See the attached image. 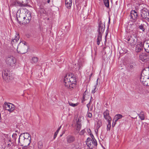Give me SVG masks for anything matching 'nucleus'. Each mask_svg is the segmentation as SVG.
<instances>
[{
    "mask_svg": "<svg viewBox=\"0 0 149 149\" xmlns=\"http://www.w3.org/2000/svg\"><path fill=\"white\" fill-rule=\"evenodd\" d=\"M61 126L58 128V129H57V130H56V131L55 132V133H54V138H53V139H54L55 138H56V136L58 132L59 131V130H60V129H61Z\"/></svg>",
    "mask_w": 149,
    "mask_h": 149,
    "instance_id": "obj_37",
    "label": "nucleus"
},
{
    "mask_svg": "<svg viewBox=\"0 0 149 149\" xmlns=\"http://www.w3.org/2000/svg\"><path fill=\"white\" fill-rule=\"evenodd\" d=\"M43 148V144L42 141H40L38 143V149H42Z\"/></svg>",
    "mask_w": 149,
    "mask_h": 149,
    "instance_id": "obj_30",
    "label": "nucleus"
},
{
    "mask_svg": "<svg viewBox=\"0 0 149 149\" xmlns=\"http://www.w3.org/2000/svg\"><path fill=\"white\" fill-rule=\"evenodd\" d=\"M143 44L141 42L139 44L136 45L135 47L136 51L137 52H140L143 49Z\"/></svg>",
    "mask_w": 149,
    "mask_h": 149,
    "instance_id": "obj_17",
    "label": "nucleus"
},
{
    "mask_svg": "<svg viewBox=\"0 0 149 149\" xmlns=\"http://www.w3.org/2000/svg\"><path fill=\"white\" fill-rule=\"evenodd\" d=\"M19 34H18L17 36H16L15 38L13 39L11 41V43L13 46V45L18 41L19 39Z\"/></svg>",
    "mask_w": 149,
    "mask_h": 149,
    "instance_id": "obj_25",
    "label": "nucleus"
},
{
    "mask_svg": "<svg viewBox=\"0 0 149 149\" xmlns=\"http://www.w3.org/2000/svg\"><path fill=\"white\" fill-rule=\"evenodd\" d=\"M98 80V79H97V82L96 84L94 86L95 88H94V89L92 90V92L93 93H95V92H96L95 89L97 88V84Z\"/></svg>",
    "mask_w": 149,
    "mask_h": 149,
    "instance_id": "obj_40",
    "label": "nucleus"
},
{
    "mask_svg": "<svg viewBox=\"0 0 149 149\" xmlns=\"http://www.w3.org/2000/svg\"><path fill=\"white\" fill-rule=\"evenodd\" d=\"M65 1L66 7L68 9H70L72 5V0H65Z\"/></svg>",
    "mask_w": 149,
    "mask_h": 149,
    "instance_id": "obj_21",
    "label": "nucleus"
},
{
    "mask_svg": "<svg viewBox=\"0 0 149 149\" xmlns=\"http://www.w3.org/2000/svg\"><path fill=\"white\" fill-rule=\"evenodd\" d=\"M92 98V97H91L90 101L89 102V103H88L91 104V100Z\"/></svg>",
    "mask_w": 149,
    "mask_h": 149,
    "instance_id": "obj_52",
    "label": "nucleus"
},
{
    "mask_svg": "<svg viewBox=\"0 0 149 149\" xmlns=\"http://www.w3.org/2000/svg\"><path fill=\"white\" fill-rule=\"evenodd\" d=\"M91 136L92 138V140H93V139H94V138H95L93 134H92V135H91Z\"/></svg>",
    "mask_w": 149,
    "mask_h": 149,
    "instance_id": "obj_47",
    "label": "nucleus"
},
{
    "mask_svg": "<svg viewBox=\"0 0 149 149\" xmlns=\"http://www.w3.org/2000/svg\"><path fill=\"white\" fill-rule=\"evenodd\" d=\"M2 76L4 80L7 82L10 79L9 72L8 71L3 70L2 72Z\"/></svg>",
    "mask_w": 149,
    "mask_h": 149,
    "instance_id": "obj_10",
    "label": "nucleus"
},
{
    "mask_svg": "<svg viewBox=\"0 0 149 149\" xmlns=\"http://www.w3.org/2000/svg\"><path fill=\"white\" fill-rule=\"evenodd\" d=\"M1 113H0V120H1Z\"/></svg>",
    "mask_w": 149,
    "mask_h": 149,
    "instance_id": "obj_53",
    "label": "nucleus"
},
{
    "mask_svg": "<svg viewBox=\"0 0 149 149\" xmlns=\"http://www.w3.org/2000/svg\"><path fill=\"white\" fill-rule=\"evenodd\" d=\"M139 59L143 62L146 61L149 59V56L146 54L143 53L140 55Z\"/></svg>",
    "mask_w": 149,
    "mask_h": 149,
    "instance_id": "obj_11",
    "label": "nucleus"
},
{
    "mask_svg": "<svg viewBox=\"0 0 149 149\" xmlns=\"http://www.w3.org/2000/svg\"><path fill=\"white\" fill-rule=\"evenodd\" d=\"M38 61V58L37 57H33L31 59V63H35Z\"/></svg>",
    "mask_w": 149,
    "mask_h": 149,
    "instance_id": "obj_32",
    "label": "nucleus"
},
{
    "mask_svg": "<svg viewBox=\"0 0 149 149\" xmlns=\"http://www.w3.org/2000/svg\"><path fill=\"white\" fill-rule=\"evenodd\" d=\"M23 17H25L27 18H31V12L29 11H28L25 12V15Z\"/></svg>",
    "mask_w": 149,
    "mask_h": 149,
    "instance_id": "obj_29",
    "label": "nucleus"
},
{
    "mask_svg": "<svg viewBox=\"0 0 149 149\" xmlns=\"http://www.w3.org/2000/svg\"><path fill=\"white\" fill-rule=\"evenodd\" d=\"M127 40L128 41V44L132 47H134L136 44L137 42V37L133 34L128 36Z\"/></svg>",
    "mask_w": 149,
    "mask_h": 149,
    "instance_id": "obj_2",
    "label": "nucleus"
},
{
    "mask_svg": "<svg viewBox=\"0 0 149 149\" xmlns=\"http://www.w3.org/2000/svg\"><path fill=\"white\" fill-rule=\"evenodd\" d=\"M81 123H76L75 125V128L76 130L79 132L81 128Z\"/></svg>",
    "mask_w": 149,
    "mask_h": 149,
    "instance_id": "obj_27",
    "label": "nucleus"
},
{
    "mask_svg": "<svg viewBox=\"0 0 149 149\" xmlns=\"http://www.w3.org/2000/svg\"><path fill=\"white\" fill-rule=\"evenodd\" d=\"M122 117H123V116L120 114H117L115 115L114 118L113 120V123H114V126L116 124V123L118 120V119L121 118Z\"/></svg>",
    "mask_w": 149,
    "mask_h": 149,
    "instance_id": "obj_18",
    "label": "nucleus"
},
{
    "mask_svg": "<svg viewBox=\"0 0 149 149\" xmlns=\"http://www.w3.org/2000/svg\"><path fill=\"white\" fill-rule=\"evenodd\" d=\"M88 93V92L87 91V89H86L83 94V96L82 97V100L81 101L83 103L86 100V99H85L86 95Z\"/></svg>",
    "mask_w": 149,
    "mask_h": 149,
    "instance_id": "obj_33",
    "label": "nucleus"
},
{
    "mask_svg": "<svg viewBox=\"0 0 149 149\" xmlns=\"http://www.w3.org/2000/svg\"><path fill=\"white\" fill-rule=\"evenodd\" d=\"M24 135L23 136V137H24V139H29L30 138H31V135L29 133H27V132H25L24 133H23L21 134L19 136V138L18 139V143H20V138L21 136H23V135Z\"/></svg>",
    "mask_w": 149,
    "mask_h": 149,
    "instance_id": "obj_12",
    "label": "nucleus"
},
{
    "mask_svg": "<svg viewBox=\"0 0 149 149\" xmlns=\"http://www.w3.org/2000/svg\"><path fill=\"white\" fill-rule=\"evenodd\" d=\"M7 140L8 147L13 148V146H15V142L12 140H11L10 138L8 137L7 138Z\"/></svg>",
    "mask_w": 149,
    "mask_h": 149,
    "instance_id": "obj_16",
    "label": "nucleus"
},
{
    "mask_svg": "<svg viewBox=\"0 0 149 149\" xmlns=\"http://www.w3.org/2000/svg\"><path fill=\"white\" fill-rule=\"evenodd\" d=\"M27 149H29V148H27Z\"/></svg>",
    "mask_w": 149,
    "mask_h": 149,
    "instance_id": "obj_59",
    "label": "nucleus"
},
{
    "mask_svg": "<svg viewBox=\"0 0 149 149\" xmlns=\"http://www.w3.org/2000/svg\"><path fill=\"white\" fill-rule=\"evenodd\" d=\"M107 36V34L106 35V36H105V37Z\"/></svg>",
    "mask_w": 149,
    "mask_h": 149,
    "instance_id": "obj_57",
    "label": "nucleus"
},
{
    "mask_svg": "<svg viewBox=\"0 0 149 149\" xmlns=\"http://www.w3.org/2000/svg\"><path fill=\"white\" fill-rule=\"evenodd\" d=\"M134 68V64L132 63H130L127 67V70L129 72H132Z\"/></svg>",
    "mask_w": 149,
    "mask_h": 149,
    "instance_id": "obj_22",
    "label": "nucleus"
},
{
    "mask_svg": "<svg viewBox=\"0 0 149 149\" xmlns=\"http://www.w3.org/2000/svg\"><path fill=\"white\" fill-rule=\"evenodd\" d=\"M113 124H112V126H113Z\"/></svg>",
    "mask_w": 149,
    "mask_h": 149,
    "instance_id": "obj_56",
    "label": "nucleus"
},
{
    "mask_svg": "<svg viewBox=\"0 0 149 149\" xmlns=\"http://www.w3.org/2000/svg\"><path fill=\"white\" fill-rule=\"evenodd\" d=\"M104 117L108 121H111V118L109 115V111L107 109L103 113Z\"/></svg>",
    "mask_w": 149,
    "mask_h": 149,
    "instance_id": "obj_13",
    "label": "nucleus"
},
{
    "mask_svg": "<svg viewBox=\"0 0 149 149\" xmlns=\"http://www.w3.org/2000/svg\"><path fill=\"white\" fill-rule=\"evenodd\" d=\"M8 134H7V135H6V136H7V137H8Z\"/></svg>",
    "mask_w": 149,
    "mask_h": 149,
    "instance_id": "obj_54",
    "label": "nucleus"
},
{
    "mask_svg": "<svg viewBox=\"0 0 149 149\" xmlns=\"http://www.w3.org/2000/svg\"><path fill=\"white\" fill-rule=\"evenodd\" d=\"M22 17H23V16L19 15V17H17V20L19 24H20L21 23V22L23 20V18H22Z\"/></svg>",
    "mask_w": 149,
    "mask_h": 149,
    "instance_id": "obj_34",
    "label": "nucleus"
},
{
    "mask_svg": "<svg viewBox=\"0 0 149 149\" xmlns=\"http://www.w3.org/2000/svg\"><path fill=\"white\" fill-rule=\"evenodd\" d=\"M80 117H79L78 118V120L77 121L76 123H81V120H80Z\"/></svg>",
    "mask_w": 149,
    "mask_h": 149,
    "instance_id": "obj_44",
    "label": "nucleus"
},
{
    "mask_svg": "<svg viewBox=\"0 0 149 149\" xmlns=\"http://www.w3.org/2000/svg\"><path fill=\"white\" fill-rule=\"evenodd\" d=\"M92 73H91V74L89 75V78H90L91 77V76H92Z\"/></svg>",
    "mask_w": 149,
    "mask_h": 149,
    "instance_id": "obj_49",
    "label": "nucleus"
},
{
    "mask_svg": "<svg viewBox=\"0 0 149 149\" xmlns=\"http://www.w3.org/2000/svg\"><path fill=\"white\" fill-rule=\"evenodd\" d=\"M145 25L143 24H141L139 26L138 28L139 29L141 30L142 31L144 32L145 30Z\"/></svg>",
    "mask_w": 149,
    "mask_h": 149,
    "instance_id": "obj_31",
    "label": "nucleus"
},
{
    "mask_svg": "<svg viewBox=\"0 0 149 149\" xmlns=\"http://www.w3.org/2000/svg\"><path fill=\"white\" fill-rule=\"evenodd\" d=\"M149 19V16H148V19Z\"/></svg>",
    "mask_w": 149,
    "mask_h": 149,
    "instance_id": "obj_55",
    "label": "nucleus"
},
{
    "mask_svg": "<svg viewBox=\"0 0 149 149\" xmlns=\"http://www.w3.org/2000/svg\"><path fill=\"white\" fill-rule=\"evenodd\" d=\"M28 49V47L26 45H23L22 46L19 45L17 48V51L20 54H23L26 53Z\"/></svg>",
    "mask_w": 149,
    "mask_h": 149,
    "instance_id": "obj_5",
    "label": "nucleus"
},
{
    "mask_svg": "<svg viewBox=\"0 0 149 149\" xmlns=\"http://www.w3.org/2000/svg\"><path fill=\"white\" fill-rule=\"evenodd\" d=\"M67 141L68 143H71L74 142L75 140V137L72 135H68L66 137Z\"/></svg>",
    "mask_w": 149,
    "mask_h": 149,
    "instance_id": "obj_15",
    "label": "nucleus"
},
{
    "mask_svg": "<svg viewBox=\"0 0 149 149\" xmlns=\"http://www.w3.org/2000/svg\"><path fill=\"white\" fill-rule=\"evenodd\" d=\"M17 134L16 133H13L12 135V137L13 139L12 140L15 142L16 139L17 137Z\"/></svg>",
    "mask_w": 149,
    "mask_h": 149,
    "instance_id": "obj_36",
    "label": "nucleus"
},
{
    "mask_svg": "<svg viewBox=\"0 0 149 149\" xmlns=\"http://www.w3.org/2000/svg\"><path fill=\"white\" fill-rule=\"evenodd\" d=\"M69 104L70 105L74 107L77 106V104H73L71 102H69Z\"/></svg>",
    "mask_w": 149,
    "mask_h": 149,
    "instance_id": "obj_41",
    "label": "nucleus"
},
{
    "mask_svg": "<svg viewBox=\"0 0 149 149\" xmlns=\"http://www.w3.org/2000/svg\"><path fill=\"white\" fill-rule=\"evenodd\" d=\"M86 143L88 146L91 149H92L97 146V143L95 138L92 140L90 138H87Z\"/></svg>",
    "mask_w": 149,
    "mask_h": 149,
    "instance_id": "obj_3",
    "label": "nucleus"
},
{
    "mask_svg": "<svg viewBox=\"0 0 149 149\" xmlns=\"http://www.w3.org/2000/svg\"><path fill=\"white\" fill-rule=\"evenodd\" d=\"M129 17L130 20L136 21L138 17V14L135 10H132L131 11Z\"/></svg>",
    "mask_w": 149,
    "mask_h": 149,
    "instance_id": "obj_8",
    "label": "nucleus"
},
{
    "mask_svg": "<svg viewBox=\"0 0 149 149\" xmlns=\"http://www.w3.org/2000/svg\"><path fill=\"white\" fill-rule=\"evenodd\" d=\"M105 6L107 8L109 7V0H103Z\"/></svg>",
    "mask_w": 149,
    "mask_h": 149,
    "instance_id": "obj_35",
    "label": "nucleus"
},
{
    "mask_svg": "<svg viewBox=\"0 0 149 149\" xmlns=\"http://www.w3.org/2000/svg\"><path fill=\"white\" fill-rule=\"evenodd\" d=\"M145 113L143 111H141L138 114L139 118L141 120H143L145 119Z\"/></svg>",
    "mask_w": 149,
    "mask_h": 149,
    "instance_id": "obj_24",
    "label": "nucleus"
},
{
    "mask_svg": "<svg viewBox=\"0 0 149 149\" xmlns=\"http://www.w3.org/2000/svg\"><path fill=\"white\" fill-rule=\"evenodd\" d=\"M105 29V25L103 24L101 21H100L98 24V29L97 30L98 33L102 35Z\"/></svg>",
    "mask_w": 149,
    "mask_h": 149,
    "instance_id": "obj_9",
    "label": "nucleus"
},
{
    "mask_svg": "<svg viewBox=\"0 0 149 149\" xmlns=\"http://www.w3.org/2000/svg\"><path fill=\"white\" fill-rule=\"evenodd\" d=\"M103 148L104 149H105V148L104 147H103Z\"/></svg>",
    "mask_w": 149,
    "mask_h": 149,
    "instance_id": "obj_58",
    "label": "nucleus"
},
{
    "mask_svg": "<svg viewBox=\"0 0 149 149\" xmlns=\"http://www.w3.org/2000/svg\"><path fill=\"white\" fill-rule=\"evenodd\" d=\"M85 132V130H81L79 133V134L80 135H83Z\"/></svg>",
    "mask_w": 149,
    "mask_h": 149,
    "instance_id": "obj_42",
    "label": "nucleus"
},
{
    "mask_svg": "<svg viewBox=\"0 0 149 149\" xmlns=\"http://www.w3.org/2000/svg\"><path fill=\"white\" fill-rule=\"evenodd\" d=\"M140 14L142 19L147 20L149 15V10L147 9L144 8L141 10Z\"/></svg>",
    "mask_w": 149,
    "mask_h": 149,
    "instance_id": "obj_4",
    "label": "nucleus"
},
{
    "mask_svg": "<svg viewBox=\"0 0 149 149\" xmlns=\"http://www.w3.org/2000/svg\"><path fill=\"white\" fill-rule=\"evenodd\" d=\"M108 124L107 125V131H110L111 129V121H108Z\"/></svg>",
    "mask_w": 149,
    "mask_h": 149,
    "instance_id": "obj_38",
    "label": "nucleus"
},
{
    "mask_svg": "<svg viewBox=\"0 0 149 149\" xmlns=\"http://www.w3.org/2000/svg\"><path fill=\"white\" fill-rule=\"evenodd\" d=\"M22 43H23V44L24 43V45H26V43L24 41V42H22Z\"/></svg>",
    "mask_w": 149,
    "mask_h": 149,
    "instance_id": "obj_48",
    "label": "nucleus"
},
{
    "mask_svg": "<svg viewBox=\"0 0 149 149\" xmlns=\"http://www.w3.org/2000/svg\"><path fill=\"white\" fill-rule=\"evenodd\" d=\"M12 5L15 6H19L20 7L24 6V5L22 3L19 2L18 0H16V1H14L12 2Z\"/></svg>",
    "mask_w": 149,
    "mask_h": 149,
    "instance_id": "obj_19",
    "label": "nucleus"
},
{
    "mask_svg": "<svg viewBox=\"0 0 149 149\" xmlns=\"http://www.w3.org/2000/svg\"><path fill=\"white\" fill-rule=\"evenodd\" d=\"M143 47L145 51L149 53V40L144 41L143 43Z\"/></svg>",
    "mask_w": 149,
    "mask_h": 149,
    "instance_id": "obj_14",
    "label": "nucleus"
},
{
    "mask_svg": "<svg viewBox=\"0 0 149 149\" xmlns=\"http://www.w3.org/2000/svg\"><path fill=\"white\" fill-rule=\"evenodd\" d=\"M22 18H23V20L22 21V24H29L31 20V18H27L25 17H22Z\"/></svg>",
    "mask_w": 149,
    "mask_h": 149,
    "instance_id": "obj_20",
    "label": "nucleus"
},
{
    "mask_svg": "<svg viewBox=\"0 0 149 149\" xmlns=\"http://www.w3.org/2000/svg\"><path fill=\"white\" fill-rule=\"evenodd\" d=\"M87 116L89 118H91L92 116V114L90 112H88Z\"/></svg>",
    "mask_w": 149,
    "mask_h": 149,
    "instance_id": "obj_43",
    "label": "nucleus"
},
{
    "mask_svg": "<svg viewBox=\"0 0 149 149\" xmlns=\"http://www.w3.org/2000/svg\"><path fill=\"white\" fill-rule=\"evenodd\" d=\"M145 77L142 75L141 77V81L143 82H145L147 79H149V77L148 75H145Z\"/></svg>",
    "mask_w": 149,
    "mask_h": 149,
    "instance_id": "obj_26",
    "label": "nucleus"
},
{
    "mask_svg": "<svg viewBox=\"0 0 149 149\" xmlns=\"http://www.w3.org/2000/svg\"><path fill=\"white\" fill-rule=\"evenodd\" d=\"M4 108L5 110L10 112H12L15 109V106L12 104L5 102L4 104Z\"/></svg>",
    "mask_w": 149,
    "mask_h": 149,
    "instance_id": "obj_7",
    "label": "nucleus"
},
{
    "mask_svg": "<svg viewBox=\"0 0 149 149\" xmlns=\"http://www.w3.org/2000/svg\"><path fill=\"white\" fill-rule=\"evenodd\" d=\"M102 35L98 34L97 38V44L99 45L100 44V42L102 40Z\"/></svg>",
    "mask_w": 149,
    "mask_h": 149,
    "instance_id": "obj_28",
    "label": "nucleus"
},
{
    "mask_svg": "<svg viewBox=\"0 0 149 149\" xmlns=\"http://www.w3.org/2000/svg\"><path fill=\"white\" fill-rule=\"evenodd\" d=\"M31 138L29 139H24L23 141V145H24V146H28L31 142Z\"/></svg>",
    "mask_w": 149,
    "mask_h": 149,
    "instance_id": "obj_23",
    "label": "nucleus"
},
{
    "mask_svg": "<svg viewBox=\"0 0 149 149\" xmlns=\"http://www.w3.org/2000/svg\"><path fill=\"white\" fill-rule=\"evenodd\" d=\"M146 73H148V75H149V72L148 71H143V74H144Z\"/></svg>",
    "mask_w": 149,
    "mask_h": 149,
    "instance_id": "obj_46",
    "label": "nucleus"
},
{
    "mask_svg": "<svg viewBox=\"0 0 149 149\" xmlns=\"http://www.w3.org/2000/svg\"><path fill=\"white\" fill-rule=\"evenodd\" d=\"M110 18H109V24L110 23Z\"/></svg>",
    "mask_w": 149,
    "mask_h": 149,
    "instance_id": "obj_50",
    "label": "nucleus"
},
{
    "mask_svg": "<svg viewBox=\"0 0 149 149\" xmlns=\"http://www.w3.org/2000/svg\"><path fill=\"white\" fill-rule=\"evenodd\" d=\"M90 104H90V103H88L87 105H86V106H87V107L88 108V109L89 110V107L90 106Z\"/></svg>",
    "mask_w": 149,
    "mask_h": 149,
    "instance_id": "obj_45",
    "label": "nucleus"
},
{
    "mask_svg": "<svg viewBox=\"0 0 149 149\" xmlns=\"http://www.w3.org/2000/svg\"><path fill=\"white\" fill-rule=\"evenodd\" d=\"M47 1V3H49L50 2V0H48Z\"/></svg>",
    "mask_w": 149,
    "mask_h": 149,
    "instance_id": "obj_51",
    "label": "nucleus"
},
{
    "mask_svg": "<svg viewBox=\"0 0 149 149\" xmlns=\"http://www.w3.org/2000/svg\"><path fill=\"white\" fill-rule=\"evenodd\" d=\"M76 79L72 74H67L63 78V84L66 87L72 90L76 85Z\"/></svg>",
    "mask_w": 149,
    "mask_h": 149,
    "instance_id": "obj_1",
    "label": "nucleus"
},
{
    "mask_svg": "<svg viewBox=\"0 0 149 149\" xmlns=\"http://www.w3.org/2000/svg\"><path fill=\"white\" fill-rule=\"evenodd\" d=\"M97 127L99 128L102 125V122L101 120H98L97 123Z\"/></svg>",
    "mask_w": 149,
    "mask_h": 149,
    "instance_id": "obj_39",
    "label": "nucleus"
},
{
    "mask_svg": "<svg viewBox=\"0 0 149 149\" xmlns=\"http://www.w3.org/2000/svg\"><path fill=\"white\" fill-rule=\"evenodd\" d=\"M6 61L7 64L9 65H13L16 62L15 58L12 56L7 57L6 58Z\"/></svg>",
    "mask_w": 149,
    "mask_h": 149,
    "instance_id": "obj_6",
    "label": "nucleus"
}]
</instances>
